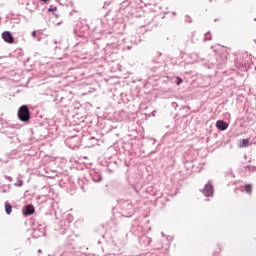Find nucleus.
I'll return each mask as SVG.
<instances>
[{
    "mask_svg": "<svg viewBox=\"0 0 256 256\" xmlns=\"http://www.w3.org/2000/svg\"><path fill=\"white\" fill-rule=\"evenodd\" d=\"M176 80H178V82H176V85H180L183 81L180 77H176Z\"/></svg>",
    "mask_w": 256,
    "mask_h": 256,
    "instance_id": "9d476101",
    "label": "nucleus"
},
{
    "mask_svg": "<svg viewBox=\"0 0 256 256\" xmlns=\"http://www.w3.org/2000/svg\"><path fill=\"white\" fill-rule=\"evenodd\" d=\"M41 1L48 2V1H50V0H41Z\"/></svg>",
    "mask_w": 256,
    "mask_h": 256,
    "instance_id": "f8f14e48",
    "label": "nucleus"
},
{
    "mask_svg": "<svg viewBox=\"0 0 256 256\" xmlns=\"http://www.w3.org/2000/svg\"><path fill=\"white\" fill-rule=\"evenodd\" d=\"M49 11H50V12L57 11V7H56V6H51V7L49 8Z\"/></svg>",
    "mask_w": 256,
    "mask_h": 256,
    "instance_id": "1a4fd4ad",
    "label": "nucleus"
},
{
    "mask_svg": "<svg viewBox=\"0 0 256 256\" xmlns=\"http://www.w3.org/2000/svg\"><path fill=\"white\" fill-rule=\"evenodd\" d=\"M203 194L206 197H211L213 195V186L211 184H206L203 189Z\"/></svg>",
    "mask_w": 256,
    "mask_h": 256,
    "instance_id": "20e7f679",
    "label": "nucleus"
},
{
    "mask_svg": "<svg viewBox=\"0 0 256 256\" xmlns=\"http://www.w3.org/2000/svg\"><path fill=\"white\" fill-rule=\"evenodd\" d=\"M253 143L250 142V139H242L240 144H239V148H248L249 146H252Z\"/></svg>",
    "mask_w": 256,
    "mask_h": 256,
    "instance_id": "423d86ee",
    "label": "nucleus"
},
{
    "mask_svg": "<svg viewBox=\"0 0 256 256\" xmlns=\"http://www.w3.org/2000/svg\"><path fill=\"white\" fill-rule=\"evenodd\" d=\"M34 211H35V209H34L33 205H27V206L24 208V210H23V215H24L25 217L31 216V215L34 214Z\"/></svg>",
    "mask_w": 256,
    "mask_h": 256,
    "instance_id": "39448f33",
    "label": "nucleus"
},
{
    "mask_svg": "<svg viewBox=\"0 0 256 256\" xmlns=\"http://www.w3.org/2000/svg\"><path fill=\"white\" fill-rule=\"evenodd\" d=\"M31 114L27 105H23L18 110V119L23 123L30 121Z\"/></svg>",
    "mask_w": 256,
    "mask_h": 256,
    "instance_id": "f257e3e1",
    "label": "nucleus"
},
{
    "mask_svg": "<svg viewBox=\"0 0 256 256\" xmlns=\"http://www.w3.org/2000/svg\"><path fill=\"white\" fill-rule=\"evenodd\" d=\"M244 189H245L246 193H248V194L252 193V186L250 184H246Z\"/></svg>",
    "mask_w": 256,
    "mask_h": 256,
    "instance_id": "6e6552de",
    "label": "nucleus"
},
{
    "mask_svg": "<svg viewBox=\"0 0 256 256\" xmlns=\"http://www.w3.org/2000/svg\"><path fill=\"white\" fill-rule=\"evenodd\" d=\"M2 39H4V41L8 44H13L15 41L12 33L9 31H5L2 33Z\"/></svg>",
    "mask_w": 256,
    "mask_h": 256,
    "instance_id": "f03ea898",
    "label": "nucleus"
},
{
    "mask_svg": "<svg viewBox=\"0 0 256 256\" xmlns=\"http://www.w3.org/2000/svg\"><path fill=\"white\" fill-rule=\"evenodd\" d=\"M5 211L7 215H11L12 214V205L8 202L5 203Z\"/></svg>",
    "mask_w": 256,
    "mask_h": 256,
    "instance_id": "0eeeda50",
    "label": "nucleus"
},
{
    "mask_svg": "<svg viewBox=\"0 0 256 256\" xmlns=\"http://www.w3.org/2000/svg\"><path fill=\"white\" fill-rule=\"evenodd\" d=\"M216 128L220 131H225L226 129L229 128V124H227L225 121L223 120H218L215 124Z\"/></svg>",
    "mask_w": 256,
    "mask_h": 256,
    "instance_id": "7ed1b4c3",
    "label": "nucleus"
},
{
    "mask_svg": "<svg viewBox=\"0 0 256 256\" xmlns=\"http://www.w3.org/2000/svg\"><path fill=\"white\" fill-rule=\"evenodd\" d=\"M32 36H33V37H36V32H35V31L32 32Z\"/></svg>",
    "mask_w": 256,
    "mask_h": 256,
    "instance_id": "9b49d317",
    "label": "nucleus"
}]
</instances>
